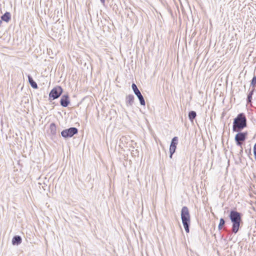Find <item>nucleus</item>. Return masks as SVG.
I'll return each instance as SVG.
<instances>
[{"mask_svg": "<svg viewBox=\"0 0 256 256\" xmlns=\"http://www.w3.org/2000/svg\"><path fill=\"white\" fill-rule=\"evenodd\" d=\"M246 126V118L244 114L241 113L234 118L232 130L234 132H239Z\"/></svg>", "mask_w": 256, "mask_h": 256, "instance_id": "f257e3e1", "label": "nucleus"}, {"mask_svg": "<svg viewBox=\"0 0 256 256\" xmlns=\"http://www.w3.org/2000/svg\"><path fill=\"white\" fill-rule=\"evenodd\" d=\"M230 218L232 223V231L236 233L239 230L242 218L240 213L236 211H231L230 215Z\"/></svg>", "mask_w": 256, "mask_h": 256, "instance_id": "f03ea898", "label": "nucleus"}, {"mask_svg": "<svg viewBox=\"0 0 256 256\" xmlns=\"http://www.w3.org/2000/svg\"><path fill=\"white\" fill-rule=\"evenodd\" d=\"M181 218L182 222L186 232H189V224L190 222V214L188 209L186 206H184L182 209Z\"/></svg>", "mask_w": 256, "mask_h": 256, "instance_id": "7ed1b4c3", "label": "nucleus"}, {"mask_svg": "<svg viewBox=\"0 0 256 256\" xmlns=\"http://www.w3.org/2000/svg\"><path fill=\"white\" fill-rule=\"evenodd\" d=\"M248 134V132H238L235 136L234 140L238 146L242 147V142L246 140Z\"/></svg>", "mask_w": 256, "mask_h": 256, "instance_id": "20e7f679", "label": "nucleus"}, {"mask_svg": "<svg viewBox=\"0 0 256 256\" xmlns=\"http://www.w3.org/2000/svg\"><path fill=\"white\" fill-rule=\"evenodd\" d=\"M78 129L76 128H70L62 130L61 132L62 136L64 138L72 137L78 133Z\"/></svg>", "mask_w": 256, "mask_h": 256, "instance_id": "39448f33", "label": "nucleus"}, {"mask_svg": "<svg viewBox=\"0 0 256 256\" xmlns=\"http://www.w3.org/2000/svg\"><path fill=\"white\" fill-rule=\"evenodd\" d=\"M62 89L60 86H56L52 89L50 91L49 96L53 99L58 98L62 94Z\"/></svg>", "mask_w": 256, "mask_h": 256, "instance_id": "423d86ee", "label": "nucleus"}, {"mask_svg": "<svg viewBox=\"0 0 256 256\" xmlns=\"http://www.w3.org/2000/svg\"><path fill=\"white\" fill-rule=\"evenodd\" d=\"M132 88L134 94H136V96L138 98V99L140 101V104L142 106H144L145 105V101L144 100V98H143V96L142 95L140 92L138 90L136 84H132Z\"/></svg>", "mask_w": 256, "mask_h": 256, "instance_id": "0eeeda50", "label": "nucleus"}, {"mask_svg": "<svg viewBox=\"0 0 256 256\" xmlns=\"http://www.w3.org/2000/svg\"><path fill=\"white\" fill-rule=\"evenodd\" d=\"M178 138L175 136L174 137L172 141L170 147V158H172V156L173 154L175 152L176 149V146L178 144Z\"/></svg>", "mask_w": 256, "mask_h": 256, "instance_id": "6e6552de", "label": "nucleus"}, {"mask_svg": "<svg viewBox=\"0 0 256 256\" xmlns=\"http://www.w3.org/2000/svg\"><path fill=\"white\" fill-rule=\"evenodd\" d=\"M69 104L68 98V96H63L60 100V104L62 106L66 107Z\"/></svg>", "mask_w": 256, "mask_h": 256, "instance_id": "1a4fd4ad", "label": "nucleus"}, {"mask_svg": "<svg viewBox=\"0 0 256 256\" xmlns=\"http://www.w3.org/2000/svg\"><path fill=\"white\" fill-rule=\"evenodd\" d=\"M22 242V238L20 236H15L13 238L12 243L14 245L19 244Z\"/></svg>", "mask_w": 256, "mask_h": 256, "instance_id": "9d476101", "label": "nucleus"}, {"mask_svg": "<svg viewBox=\"0 0 256 256\" xmlns=\"http://www.w3.org/2000/svg\"><path fill=\"white\" fill-rule=\"evenodd\" d=\"M50 130L52 134H55L56 132V126L54 123H52L50 126Z\"/></svg>", "mask_w": 256, "mask_h": 256, "instance_id": "9b49d317", "label": "nucleus"}, {"mask_svg": "<svg viewBox=\"0 0 256 256\" xmlns=\"http://www.w3.org/2000/svg\"><path fill=\"white\" fill-rule=\"evenodd\" d=\"M28 82L31 86L34 88H38V85L33 80L32 78L30 76H28Z\"/></svg>", "mask_w": 256, "mask_h": 256, "instance_id": "f8f14e48", "label": "nucleus"}, {"mask_svg": "<svg viewBox=\"0 0 256 256\" xmlns=\"http://www.w3.org/2000/svg\"><path fill=\"white\" fill-rule=\"evenodd\" d=\"M2 19L6 22H8L10 19V14L9 12H6L2 16Z\"/></svg>", "mask_w": 256, "mask_h": 256, "instance_id": "ddd939ff", "label": "nucleus"}, {"mask_svg": "<svg viewBox=\"0 0 256 256\" xmlns=\"http://www.w3.org/2000/svg\"><path fill=\"white\" fill-rule=\"evenodd\" d=\"M196 112L194 111H191L188 114V118L191 120H192L196 117Z\"/></svg>", "mask_w": 256, "mask_h": 256, "instance_id": "4468645a", "label": "nucleus"}, {"mask_svg": "<svg viewBox=\"0 0 256 256\" xmlns=\"http://www.w3.org/2000/svg\"><path fill=\"white\" fill-rule=\"evenodd\" d=\"M250 85L252 87V90H254L256 86V76H254L252 78L251 81Z\"/></svg>", "mask_w": 256, "mask_h": 256, "instance_id": "2eb2a0df", "label": "nucleus"}, {"mask_svg": "<svg viewBox=\"0 0 256 256\" xmlns=\"http://www.w3.org/2000/svg\"><path fill=\"white\" fill-rule=\"evenodd\" d=\"M224 220L223 218H220V224H219V225H218V228L220 230H221L222 228V226H224Z\"/></svg>", "mask_w": 256, "mask_h": 256, "instance_id": "dca6fc26", "label": "nucleus"}, {"mask_svg": "<svg viewBox=\"0 0 256 256\" xmlns=\"http://www.w3.org/2000/svg\"><path fill=\"white\" fill-rule=\"evenodd\" d=\"M254 90H252L250 92V94L248 95V100L249 102H251L252 98V95L253 94V92Z\"/></svg>", "mask_w": 256, "mask_h": 256, "instance_id": "f3484780", "label": "nucleus"}, {"mask_svg": "<svg viewBox=\"0 0 256 256\" xmlns=\"http://www.w3.org/2000/svg\"><path fill=\"white\" fill-rule=\"evenodd\" d=\"M254 158L256 160V144L254 146Z\"/></svg>", "mask_w": 256, "mask_h": 256, "instance_id": "a211bd4d", "label": "nucleus"}, {"mask_svg": "<svg viewBox=\"0 0 256 256\" xmlns=\"http://www.w3.org/2000/svg\"><path fill=\"white\" fill-rule=\"evenodd\" d=\"M128 98H130V100H133V99H134V97H133V96H128Z\"/></svg>", "mask_w": 256, "mask_h": 256, "instance_id": "6ab92c4d", "label": "nucleus"}, {"mask_svg": "<svg viewBox=\"0 0 256 256\" xmlns=\"http://www.w3.org/2000/svg\"><path fill=\"white\" fill-rule=\"evenodd\" d=\"M102 2H104V0H100Z\"/></svg>", "mask_w": 256, "mask_h": 256, "instance_id": "aec40b11", "label": "nucleus"}]
</instances>
